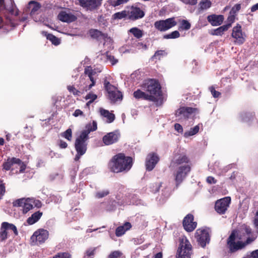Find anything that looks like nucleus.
Instances as JSON below:
<instances>
[{"mask_svg":"<svg viewBox=\"0 0 258 258\" xmlns=\"http://www.w3.org/2000/svg\"><path fill=\"white\" fill-rule=\"evenodd\" d=\"M133 159L127 156L123 153H119L114 155L108 164V167L111 172L115 173H126L132 167Z\"/></svg>","mask_w":258,"mask_h":258,"instance_id":"obj_1","label":"nucleus"},{"mask_svg":"<svg viewBox=\"0 0 258 258\" xmlns=\"http://www.w3.org/2000/svg\"><path fill=\"white\" fill-rule=\"evenodd\" d=\"M141 89L148 93V95H151L155 98L154 102L157 105H160L163 103V94L161 86L158 80L149 79L145 80L140 86Z\"/></svg>","mask_w":258,"mask_h":258,"instance_id":"obj_2","label":"nucleus"},{"mask_svg":"<svg viewBox=\"0 0 258 258\" xmlns=\"http://www.w3.org/2000/svg\"><path fill=\"white\" fill-rule=\"evenodd\" d=\"M234 233L230 234L226 240V247L228 249L229 253H235L238 250H241L245 247V246L253 242L255 238L248 237L245 241L238 240L237 242H235Z\"/></svg>","mask_w":258,"mask_h":258,"instance_id":"obj_3","label":"nucleus"},{"mask_svg":"<svg viewBox=\"0 0 258 258\" xmlns=\"http://www.w3.org/2000/svg\"><path fill=\"white\" fill-rule=\"evenodd\" d=\"M179 246L178 247L176 258H191L192 254V246L185 236L179 238Z\"/></svg>","mask_w":258,"mask_h":258,"instance_id":"obj_4","label":"nucleus"},{"mask_svg":"<svg viewBox=\"0 0 258 258\" xmlns=\"http://www.w3.org/2000/svg\"><path fill=\"white\" fill-rule=\"evenodd\" d=\"M104 86L107 92V97L112 103H115L122 100L123 96L121 92L117 88L111 85L106 79L104 81Z\"/></svg>","mask_w":258,"mask_h":258,"instance_id":"obj_5","label":"nucleus"},{"mask_svg":"<svg viewBox=\"0 0 258 258\" xmlns=\"http://www.w3.org/2000/svg\"><path fill=\"white\" fill-rule=\"evenodd\" d=\"M210 229L207 227L198 229L195 233V238L198 244L204 248L210 241Z\"/></svg>","mask_w":258,"mask_h":258,"instance_id":"obj_6","label":"nucleus"},{"mask_svg":"<svg viewBox=\"0 0 258 258\" xmlns=\"http://www.w3.org/2000/svg\"><path fill=\"white\" fill-rule=\"evenodd\" d=\"M190 171L191 166L189 164L178 167L173 174L176 188H178Z\"/></svg>","mask_w":258,"mask_h":258,"instance_id":"obj_7","label":"nucleus"},{"mask_svg":"<svg viewBox=\"0 0 258 258\" xmlns=\"http://www.w3.org/2000/svg\"><path fill=\"white\" fill-rule=\"evenodd\" d=\"M177 24L175 18L172 17L156 21L154 23V27L160 32H165L175 26Z\"/></svg>","mask_w":258,"mask_h":258,"instance_id":"obj_8","label":"nucleus"},{"mask_svg":"<svg viewBox=\"0 0 258 258\" xmlns=\"http://www.w3.org/2000/svg\"><path fill=\"white\" fill-rule=\"evenodd\" d=\"M190 163V159L188 156L184 153H176L171 160L169 167L171 168H175L179 165L182 164L185 165L188 164Z\"/></svg>","mask_w":258,"mask_h":258,"instance_id":"obj_9","label":"nucleus"},{"mask_svg":"<svg viewBox=\"0 0 258 258\" xmlns=\"http://www.w3.org/2000/svg\"><path fill=\"white\" fill-rule=\"evenodd\" d=\"M231 203V198L226 197L217 200L215 202V210L219 214H224L229 207Z\"/></svg>","mask_w":258,"mask_h":258,"instance_id":"obj_10","label":"nucleus"},{"mask_svg":"<svg viewBox=\"0 0 258 258\" xmlns=\"http://www.w3.org/2000/svg\"><path fill=\"white\" fill-rule=\"evenodd\" d=\"M231 36L235 39L234 43L238 45L242 44L245 41V35L242 32L241 26L239 24L233 28Z\"/></svg>","mask_w":258,"mask_h":258,"instance_id":"obj_11","label":"nucleus"},{"mask_svg":"<svg viewBox=\"0 0 258 258\" xmlns=\"http://www.w3.org/2000/svg\"><path fill=\"white\" fill-rule=\"evenodd\" d=\"M13 204L14 207H22V210L24 214H26L33 208V205L32 204V202L30 198L27 199L22 198L16 200L13 203Z\"/></svg>","mask_w":258,"mask_h":258,"instance_id":"obj_12","label":"nucleus"},{"mask_svg":"<svg viewBox=\"0 0 258 258\" xmlns=\"http://www.w3.org/2000/svg\"><path fill=\"white\" fill-rule=\"evenodd\" d=\"M49 232L44 229H39L31 236L33 241L35 240L37 244L43 243L48 238Z\"/></svg>","mask_w":258,"mask_h":258,"instance_id":"obj_13","label":"nucleus"},{"mask_svg":"<svg viewBox=\"0 0 258 258\" xmlns=\"http://www.w3.org/2000/svg\"><path fill=\"white\" fill-rule=\"evenodd\" d=\"M88 140L86 137L80 135L76 140L75 143V147L77 153L80 155H84L87 149V143L86 141Z\"/></svg>","mask_w":258,"mask_h":258,"instance_id":"obj_14","label":"nucleus"},{"mask_svg":"<svg viewBox=\"0 0 258 258\" xmlns=\"http://www.w3.org/2000/svg\"><path fill=\"white\" fill-rule=\"evenodd\" d=\"M194 216L191 214H188L183 218L182 225L184 230L188 232L193 231L197 226V222L194 221Z\"/></svg>","mask_w":258,"mask_h":258,"instance_id":"obj_15","label":"nucleus"},{"mask_svg":"<svg viewBox=\"0 0 258 258\" xmlns=\"http://www.w3.org/2000/svg\"><path fill=\"white\" fill-rule=\"evenodd\" d=\"M159 157L155 153H149L146 159V167L147 171H152L159 161Z\"/></svg>","mask_w":258,"mask_h":258,"instance_id":"obj_16","label":"nucleus"},{"mask_svg":"<svg viewBox=\"0 0 258 258\" xmlns=\"http://www.w3.org/2000/svg\"><path fill=\"white\" fill-rule=\"evenodd\" d=\"M127 11L128 19L132 21L141 19L145 16L144 12L137 7L132 6L130 10Z\"/></svg>","mask_w":258,"mask_h":258,"instance_id":"obj_17","label":"nucleus"},{"mask_svg":"<svg viewBox=\"0 0 258 258\" xmlns=\"http://www.w3.org/2000/svg\"><path fill=\"white\" fill-rule=\"evenodd\" d=\"M102 0H79V4L87 10L92 11L101 4Z\"/></svg>","mask_w":258,"mask_h":258,"instance_id":"obj_18","label":"nucleus"},{"mask_svg":"<svg viewBox=\"0 0 258 258\" xmlns=\"http://www.w3.org/2000/svg\"><path fill=\"white\" fill-rule=\"evenodd\" d=\"M120 137V135L117 131L107 133L102 139L103 142L105 145H110L116 143Z\"/></svg>","mask_w":258,"mask_h":258,"instance_id":"obj_19","label":"nucleus"},{"mask_svg":"<svg viewBox=\"0 0 258 258\" xmlns=\"http://www.w3.org/2000/svg\"><path fill=\"white\" fill-rule=\"evenodd\" d=\"M197 110L196 108L190 107H182L179 108L175 113L176 116L183 115L184 118L187 119L192 113H195Z\"/></svg>","mask_w":258,"mask_h":258,"instance_id":"obj_20","label":"nucleus"},{"mask_svg":"<svg viewBox=\"0 0 258 258\" xmlns=\"http://www.w3.org/2000/svg\"><path fill=\"white\" fill-rule=\"evenodd\" d=\"M84 74L87 75L90 80L91 81V84L85 87V88L83 90V91H87L92 88L93 86H94L95 84V81L93 77V75L95 74V72L92 69V68L91 66H88L85 68Z\"/></svg>","mask_w":258,"mask_h":258,"instance_id":"obj_21","label":"nucleus"},{"mask_svg":"<svg viewBox=\"0 0 258 258\" xmlns=\"http://www.w3.org/2000/svg\"><path fill=\"white\" fill-rule=\"evenodd\" d=\"M57 18L61 22L71 23L75 21L77 18L74 15L68 14L64 11H61L57 16Z\"/></svg>","mask_w":258,"mask_h":258,"instance_id":"obj_22","label":"nucleus"},{"mask_svg":"<svg viewBox=\"0 0 258 258\" xmlns=\"http://www.w3.org/2000/svg\"><path fill=\"white\" fill-rule=\"evenodd\" d=\"M208 22L214 26L220 25L224 21V16L223 15H217L213 14L209 15L207 17Z\"/></svg>","mask_w":258,"mask_h":258,"instance_id":"obj_23","label":"nucleus"},{"mask_svg":"<svg viewBox=\"0 0 258 258\" xmlns=\"http://www.w3.org/2000/svg\"><path fill=\"white\" fill-rule=\"evenodd\" d=\"M97 129V122L95 120L92 121V123H88L85 126V130L82 131L81 133V135L83 136V137H86L89 139L88 135L91 132H94L96 131Z\"/></svg>","mask_w":258,"mask_h":258,"instance_id":"obj_24","label":"nucleus"},{"mask_svg":"<svg viewBox=\"0 0 258 258\" xmlns=\"http://www.w3.org/2000/svg\"><path fill=\"white\" fill-rule=\"evenodd\" d=\"M134 97L137 99H142L151 101L155 99L153 96L148 95V93H146L144 91L140 89H137L133 93Z\"/></svg>","mask_w":258,"mask_h":258,"instance_id":"obj_25","label":"nucleus"},{"mask_svg":"<svg viewBox=\"0 0 258 258\" xmlns=\"http://www.w3.org/2000/svg\"><path fill=\"white\" fill-rule=\"evenodd\" d=\"M21 162V160L19 158L15 157L8 158L7 161L3 164V169L6 171L10 170L14 164L20 163Z\"/></svg>","mask_w":258,"mask_h":258,"instance_id":"obj_26","label":"nucleus"},{"mask_svg":"<svg viewBox=\"0 0 258 258\" xmlns=\"http://www.w3.org/2000/svg\"><path fill=\"white\" fill-rule=\"evenodd\" d=\"M132 228V224L129 222H126L123 225L119 226L115 230V235L117 237L123 235L126 231Z\"/></svg>","mask_w":258,"mask_h":258,"instance_id":"obj_27","label":"nucleus"},{"mask_svg":"<svg viewBox=\"0 0 258 258\" xmlns=\"http://www.w3.org/2000/svg\"><path fill=\"white\" fill-rule=\"evenodd\" d=\"M90 36L94 39L99 40L101 39H105L107 37V34L103 33L102 32L97 29H91L89 31Z\"/></svg>","mask_w":258,"mask_h":258,"instance_id":"obj_28","label":"nucleus"},{"mask_svg":"<svg viewBox=\"0 0 258 258\" xmlns=\"http://www.w3.org/2000/svg\"><path fill=\"white\" fill-rule=\"evenodd\" d=\"M43 215V213L40 211H37L27 219L28 225H31L38 222Z\"/></svg>","mask_w":258,"mask_h":258,"instance_id":"obj_29","label":"nucleus"},{"mask_svg":"<svg viewBox=\"0 0 258 258\" xmlns=\"http://www.w3.org/2000/svg\"><path fill=\"white\" fill-rule=\"evenodd\" d=\"M100 113L102 116L107 118L108 119L107 122L109 123L113 122L115 119L114 114L110 113L108 110L103 108L100 109Z\"/></svg>","mask_w":258,"mask_h":258,"instance_id":"obj_30","label":"nucleus"},{"mask_svg":"<svg viewBox=\"0 0 258 258\" xmlns=\"http://www.w3.org/2000/svg\"><path fill=\"white\" fill-rule=\"evenodd\" d=\"M28 6L29 8L31 9L30 14L31 15H34L35 12H37L41 7L39 3L34 1H31L29 2Z\"/></svg>","mask_w":258,"mask_h":258,"instance_id":"obj_31","label":"nucleus"},{"mask_svg":"<svg viewBox=\"0 0 258 258\" xmlns=\"http://www.w3.org/2000/svg\"><path fill=\"white\" fill-rule=\"evenodd\" d=\"M230 27V24L224 25L215 29L213 34L215 35H221L224 32L227 31Z\"/></svg>","mask_w":258,"mask_h":258,"instance_id":"obj_32","label":"nucleus"},{"mask_svg":"<svg viewBox=\"0 0 258 258\" xmlns=\"http://www.w3.org/2000/svg\"><path fill=\"white\" fill-rule=\"evenodd\" d=\"M45 35L46 36V38L49 40L53 44L57 45L60 43L59 39L53 34L45 32Z\"/></svg>","mask_w":258,"mask_h":258,"instance_id":"obj_33","label":"nucleus"},{"mask_svg":"<svg viewBox=\"0 0 258 258\" xmlns=\"http://www.w3.org/2000/svg\"><path fill=\"white\" fill-rule=\"evenodd\" d=\"M200 130L199 125H197L194 127L190 128V130L184 133V136L185 138L194 136L197 134Z\"/></svg>","mask_w":258,"mask_h":258,"instance_id":"obj_34","label":"nucleus"},{"mask_svg":"<svg viewBox=\"0 0 258 258\" xmlns=\"http://www.w3.org/2000/svg\"><path fill=\"white\" fill-rule=\"evenodd\" d=\"M129 31L137 38H140L143 35L142 31L137 27L131 28Z\"/></svg>","mask_w":258,"mask_h":258,"instance_id":"obj_35","label":"nucleus"},{"mask_svg":"<svg viewBox=\"0 0 258 258\" xmlns=\"http://www.w3.org/2000/svg\"><path fill=\"white\" fill-rule=\"evenodd\" d=\"M3 227L8 230H12L16 235H17L18 233L16 227L13 224H10L7 222H3L2 223Z\"/></svg>","mask_w":258,"mask_h":258,"instance_id":"obj_36","label":"nucleus"},{"mask_svg":"<svg viewBox=\"0 0 258 258\" xmlns=\"http://www.w3.org/2000/svg\"><path fill=\"white\" fill-rule=\"evenodd\" d=\"M114 19H122L127 17L128 18L127 11H122L121 12L115 13L112 16Z\"/></svg>","mask_w":258,"mask_h":258,"instance_id":"obj_37","label":"nucleus"},{"mask_svg":"<svg viewBox=\"0 0 258 258\" xmlns=\"http://www.w3.org/2000/svg\"><path fill=\"white\" fill-rule=\"evenodd\" d=\"M190 27L191 25L188 21L186 20H182L181 21L180 25L178 29L179 30H189Z\"/></svg>","mask_w":258,"mask_h":258,"instance_id":"obj_38","label":"nucleus"},{"mask_svg":"<svg viewBox=\"0 0 258 258\" xmlns=\"http://www.w3.org/2000/svg\"><path fill=\"white\" fill-rule=\"evenodd\" d=\"M52 258H72V254L68 252H59L52 256Z\"/></svg>","mask_w":258,"mask_h":258,"instance_id":"obj_39","label":"nucleus"},{"mask_svg":"<svg viewBox=\"0 0 258 258\" xmlns=\"http://www.w3.org/2000/svg\"><path fill=\"white\" fill-rule=\"evenodd\" d=\"M179 37H180V33L177 30L174 31L169 34H166L163 36V38L164 39H175V38H177Z\"/></svg>","mask_w":258,"mask_h":258,"instance_id":"obj_40","label":"nucleus"},{"mask_svg":"<svg viewBox=\"0 0 258 258\" xmlns=\"http://www.w3.org/2000/svg\"><path fill=\"white\" fill-rule=\"evenodd\" d=\"M199 6L201 10H206L211 7V2L209 0H203L200 2Z\"/></svg>","mask_w":258,"mask_h":258,"instance_id":"obj_41","label":"nucleus"},{"mask_svg":"<svg viewBox=\"0 0 258 258\" xmlns=\"http://www.w3.org/2000/svg\"><path fill=\"white\" fill-rule=\"evenodd\" d=\"M109 194V191L107 189L99 191L95 193V197L97 199L103 198Z\"/></svg>","mask_w":258,"mask_h":258,"instance_id":"obj_42","label":"nucleus"},{"mask_svg":"<svg viewBox=\"0 0 258 258\" xmlns=\"http://www.w3.org/2000/svg\"><path fill=\"white\" fill-rule=\"evenodd\" d=\"M61 136L68 141H71L72 139V131L71 128L67 129L65 132L61 134Z\"/></svg>","mask_w":258,"mask_h":258,"instance_id":"obj_43","label":"nucleus"},{"mask_svg":"<svg viewBox=\"0 0 258 258\" xmlns=\"http://www.w3.org/2000/svg\"><path fill=\"white\" fill-rule=\"evenodd\" d=\"M106 56L107 60L110 62L112 65H114L118 62V60L116 59L114 56L111 55L108 52L106 53Z\"/></svg>","mask_w":258,"mask_h":258,"instance_id":"obj_44","label":"nucleus"},{"mask_svg":"<svg viewBox=\"0 0 258 258\" xmlns=\"http://www.w3.org/2000/svg\"><path fill=\"white\" fill-rule=\"evenodd\" d=\"M67 89L70 92L73 93L74 95L80 96L81 94V91L76 89L73 86H68Z\"/></svg>","mask_w":258,"mask_h":258,"instance_id":"obj_45","label":"nucleus"},{"mask_svg":"<svg viewBox=\"0 0 258 258\" xmlns=\"http://www.w3.org/2000/svg\"><path fill=\"white\" fill-rule=\"evenodd\" d=\"M7 229H5L3 227V225H2L1 230L2 231L0 232V238L1 241L4 240L7 238V234L8 233L7 232Z\"/></svg>","mask_w":258,"mask_h":258,"instance_id":"obj_46","label":"nucleus"},{"mask_svg":"<svg viewBox=\"0 0 258 258\" xmlns=\"http://www.w3.org/2000/svg\"><path fill=\"white\" fill-rule=\"evenodd\" d=\"M233 233H234V241L235 242H237V241L238 240H241L242 239V235L239 234V231L237 230H233L232 231L230 234H233Z\"/></svg>","mask_w":258,"mask_h":258,"instance_id":"obj_47","label":"nucleus"},{"mask_svg":"<svg viewBox=\"0 0 258 258\" xmlns=\"http://www.w3.org/2000/svg\"><path fill=\"white\" fill-rule=\"evenodd\" d=\"M96 248H90L86 250V256H88V258H93V256L95 254Z\"/></svg>","mask_w":258,"mask_h":258,"instance_id":"obj_48","label":"nucleus"},{"mask_svg":"<svg viewBox=\"0 0 258 258\" xmlns=\"http://www.w3.org/2000/svg\"><path fill=\"white\" fill-rule=\"evenodd\" d=\"M241 9V5L240 4H237L235 5L231 9L230 11V14H236Z\"/></svg>","mask_w":258,"mask_h":258,"instance_id":"obj_49","label":"nucleus"},{"mask_svg":"<svg viewBox=\"0 0 258 258\" xmlns=\"http://www.w3.org/2000/svg\"><path fill=\"white\" fill-rule=\"evenodd\" d=\"M85 98L86 100L90 99L91 101L93 102L97 98V95L92 92H90L86 96Z\"/></svg>","mask_w":258,"mask_h":258,"instance_id":"obj_50","label":"nucleus"},{"mask_svg":"<svg viewBox=\"0 0 258 258\" xmlns=\"http://www.w3.org/2000/svg\"><path fill=\"white\" fill-rule=\"evenodd\" d=\"M164 53H165L164 50H157L155 52V53H154V55L152 56V58L160 59L161 57L162 56H163Z\"/></svg>","mask_w":258,"mask_h":258,"instance_id":"obj_51","label":"nucleus"},{"mask_svg":"<svg viewBox=\"0 0 258 258\" xmlns=\"http://www.w3.org/2000/svg\"><path fill=\"white\" fill-rule=\"evenodd\" d=\"M210 90L211 92V94H212V96L214 98H218L221 96V93L219 91H216L214 88V87H211L210 88Z\"/></svg>","mask_w":258,"mask_h":258,"instance_id":"obj_52","label":"nucleus"},{"mask_svg":"<svg viewBox=\"0 0 258 258\" xmlns=\"http://www.w3.org/2000/svg\"><path fill=\"white\" fill-rule=\"evenodd\" d=\"M6 192V188L5 184L3 183L2 181H0V200L3 198Z\"/></svg>","mask_w":258,"mask_h":258,"instance_id":"obj_53","label":"nucleus"},{"mask_svg":"<svg viewBox=\"0 0 258 258\" xmlns=\"http://www.w3.org/2000/svg\"><path fill=\"white\" fill-rule=\"evenodd\" d=\"M122 253L118 251L112 252L108 256V258H118L121 255Z\"/></svg>","mask_w":258,"mask_h":258,"instance_id":"obj_54","label":"nucleus"},{"mask_svg":"<svg viewBox=\"0 0 258 258\" xmlns=\"http://www.w3.org/2000/svg\"><path fill=\"white\" fill-rule=\"evenodd\" d=\"M31 201L32 202V204L33 205V207H35L37 208H39L42 206V203L40 201L38 200H34L33 199H31Z\"/></svg>","mask_w":258,"mask_h":258,"instance_id":"obj_55","label":"nucleus"},{"mask_svg":"<svg viewBox=\"0 0 258 258\" xmlns=\"http://www.w3.org/2000/svg\"><path fill=\"white\" fill-rule=\"evenodd\" d=\"M129 0H116L113 2L112 5L114 7H116L124 3H127Z\"/></svg>","mask_w":258,"mask_h":258,"instance_id":"obj_56","label":"nucleus"},{"mask_svg":"<svg viewBox=\"0 0 258 258\" xmlns=\"http://www.w3.org/2000/svg\"><path fill=\"white\" fill-rule=\"evenodd\" d=\"M182 3L186 5H189L191 6L195 5L197 4L198 0H180Z\"/></svg>","mask_w":258,"mask_h":258,"instance_id":"obj_57","label":"nucleus"},{"mask_svg":"<svg viewBox=\"0 0 258 258\" xmlns=\"http://www.w3.org/2000/svg\"><path fill=\"white\" fill-rule=\"evenodd\" d=\"M207 182L209 184L216 183L217 180L213 176H209L206 179Z\"/></svg>","mask_w":258,"mask_h":258,"instance_id":"obj_58","label":"nucleus"},{"mask_svg":"<svg viewBox=\"0 0 258 258\" xmlns=\"http://www.w3.org/2000/svg\"><path fill=\"white\" fill-rule=\"evenodd\" d=\"M58 145L59 148L61 149H66L68 147V144L66 142L61 140L58 141Z\"/></svg>","mask_w":258,"mask_h":258,"instance_id":"obj_59","label":"nucleus"},{"mask_svg":"<svg viewBox=\"0 0 258 258\" xmlns=\"http://www.w3.org/2000/svg\"><path fill=\"white\" fill-rule=\"evenodd\" d=\"M17 164H18L20 166V173H23L24 172L26 168V164L21 161V162L20 163H16Z\"/></svg>","mask_w":258,"mask_h":258,"instance_id":"obj_60","label":"nucleus"},{"mask_svg":"<svg viewBox=\"0 0 258 258\" xmlns=\"http://www.w3.org/2000/svg\"><path fill=\"white\" fill-rule=\"evenodd\" d=\"M174 128L178 133H181L183 132L182 126L179 123H175V124H174Z\"/></svg>","mask_w":258,"mask_h":258,"instance_id":"obj_61","label":"nucleus"},{"mask_svg":"<svg viewBox=\"0 0 258 258\" xmlns=\"http://www.w3.org/2000/svg\"><path fill=\"white\" fill-rule=\"evenodd\" d=\"M73 115L75 117H78L80 115H83L84 116V113L82 111H81L80 109H76L75 112L73 113Z\"/></svg>","mask_w":258,"mask_h":258,"instance_id":"obj_62","label":"nucleus"},{"mask_svg":"<svg viewBox=\"0 0 258 258\" xmlns=\"http://www.w3.org/2000/svg\"><path fill=\"white\" fill-rule=\"evenodd\" d=\"M249 256L250 258H258V249L252 251L250 253V255Z\"/></svg>","mask_w":258,"mask_h":258,"instance_id":"obj_63","label":"nucleus"},{"mask_svg":"<svg viewBox=\"0 0 258 258\" xmlns=\"http://www.w3.org/2000/svg\"><path fill=\"white\" fill-rule=\"evenodd\" d=\"M255 216L256 217L254 220L253 224L255 227L257 229L258 232V211L256 212Z\"/></svg>","mask_w":258,"mask_h":258,"instance_id":"obj_64","label":"nucleus"}]
</instances>
